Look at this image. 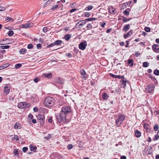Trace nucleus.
I'll use <instances>...</instances> for the list:
<instances>
[{"mask_svg": "<svg viewBox=\"0 0 159 159\" xmlns=\"http://www.w3.org/2000/svg\"><path fill=\"white\" fill-rule=\"evenodd\" d=\"M26 52L27 50L25 48H22L20 50L19 52L20 54H24L26 53Z\"/></svg>", "mask_w": 159, "mask_h": 159, "instance_id": "nucleus-21", "label": "nucleus"}, {"mask_svg": "<svg viewBox=\"0 0 159 159\" xmlns=\"http://www.w3.org/2000/svg\"><path fill=\"white\" fill-rule=\"evenodd\" d=\"M131 19V18L128 19L126 17H123L122 19V20L123 22L125 23L129 21Z\"/></svg>", "mask_w": 159, "mask_h": 159, "instance_id": "nucleus-26", "label": "nucleus"}, {"mask_svg": "<svg viewBox=\"0 0 159 159\" xmlns=\"http://www.w3.org/2000/svg\"><path fill=\"white\" fill-rule=\"evenodd\" d=\"M42 47V45L41 44H38L37 45V47L38 48H41Z\"/></svg>", "mask_w": 159, "mask_h": 159, "instance_id": "nucleus-58", "label": "nucleus"}, {"mask_svg": "<svg viewBox=\"0 0 159 159\" xmlns=\"http://www.w3.org/2000/svg\"><path fill=\"white\" fill-rule=\"evenodd\" d=\"M13 153L14 155L16 156H18L19 154L18 153V151L17 150L15 149L14 150V151L13 152Z\"/></svg>", "mask_w": 159, "mask_h": 159, "instance_id": "nucleus-41", "label": "nucleus"}, {"mask_svg": "<svg viewBox=\"0 0 159 159\" xmlns=\"http://www.w3.org/2000/svg\"><path fill=\"white\" fill-rule=\"evenodd\" d=\"M39 78H36L34 80V81L35 83H37L39 82Z\"/></svg>", "mask_w": 159, "mask_h": 159, "instance_id": "nucleus-51", "label": "nucleus"}, {"mask_svg": "<svg viewBox=\"0 0 159 159\" xmlns=\"http://www.w3.org/2000/svg\"><path fill=\"white\" fill-rule=\"evenodd\" d=\"M4 41V39H3L2 40H0V45L6 44V43H4L3 42Z\"/></svg>", "mask_w": 159, "mask_h": 159, "instance_id": "nucleus-57", "label": "nucleus"}, {"mask_svg": "<svg viewBox=\"0 0 159 159\" xmlns=\"http://www.w3.org/2000/svg\"><path fill=\"white\" fill-rule=\"evenodd\" d=\"M158 45L156 44L153 45L152 46V48H156L158 47Z\"/></svg>", "mask_w": 159, "mask_h": 159, "instance_id": "nucleus-61", "label": "nucleus"}, {"mask_svg": "<svg viewBox=\"0 0 159 159\" xmlns=\"http://www.w3.org/2000/svg\"><path fill=\"white\" fill-rule=\"evenodd\" d=\"M86 17H89V15H90V14L89 13L87 12H86L85 15Z\"/></svg>", "mask_w": 159, "mask_h": 159, "instance_id": "nucleus-62", "label": "nucleus"}, {"mask_svg": "<svg viewBox=\"0 0 159 159\" xmlns=\"http://www.w3.org/2000/svg\"><path fill=\"white\" fill-rule=\"evenodd\" d=\"M71 36L70 34H66L64 37V39L67 41L68 40L71 38Z\"/></svg>", "mask_w": 159, "mask_h": 159, "instance_id": "nucleus-20", "label": "nucleus"}, {"mask_svg": "<svg viewBox=\"0 0 159 159\" xmlns=\"http://www.w3.org/2000/svg\"><path fill=\"white\" fill-rule=\"evenodd\" d=\"M144 30L145 31L148 32L150 31V29L148 27H145L144 28Z\"/></svg>", "mask_w": 159, "mask_h": 159, "instance_id": "nucleus-42", "label": "nucleus"}, {"mask_svg": "<svg viewBox=\"0 0 159 159\" xmlns=\"http://www.w3.org/2000/svg\"><path fill=\"white\" fill-rule=\"evenodd\" d=\"M120 159H126V157L125 156H120Z\"/></svg>", "mask_w": 159, "mask_h": 159, "instance_id": "nucleus-63", "label": "nucleus"}, {"mask_svg": "<svg viewBox=\"0 0 159 159\" xmlns=\"http://www.w3.org/2000/svg\"><path fill=\"white\" fill-rule=\"evenodd\" d=\"M21 66L22 65L21 64H17L15 65V68L16 69H17L20 68Z\"/></svg>", "mask_w": 159, "mask_h": 159, "instance_id": "nucleus-37", "label": "nucleus"}, {"mask_svg": "<svg viewBox=\"0 0 159 159\" xmlns=\"http://www.w3.org/2000/svg\"><path fill=\"white\" fill-rule=\"evenodd\" d=\"M120 79H122L120 82L121 83V87L124 88L126 86V84L128 82V80L123 76H120Z\"/></svg>", "mask_w": 159, "mask_h": 159, "instance_id": "nucleus-5", "label": "nucleus"}, {"mask_svg": "<svg viewBox=\"0 0 159 159\" xmlns=\"http://www.w3.org/2000/svg\"><path fill=\"white\" fill-rule=\"evenodd\" d=\"M153 50V51L155 52L158 53L159 52V48H152Z\"/></svg>", "mask_w": 159, "mask_h": 159, "instance_id": "nucleus-38", "label": "nucleus"}, {"mask_svg": "<svg viewBox=\"0 0 159 159\" xmlns=\"http://www.w3.org/2000/svg\"><path fill=\"white\" fill-rule=\"evenodd\" d=\"M154 73L155 75H159V70L156 69L154 72Z\"/></svg>", "mask_w": 159, "mask_h": 159, "instance_id": "nucleus-40", "label": "nucleus"}, {"mask_svg": "<svg viewBox=\"0 0 159 159\" xmlns=\"http://www.w3.org/2000/svg\"><path fill=\"white\" fill-rule=\"evenodd\" d=\"M33 111L35 112H37L38 111V108L37 107H34L33 108Z\"/></svg>", "mask_w": 159, "mask_h": 159, "instance_id": "nucleus-52", "label": "nucleus"}, {"mask_svg": "<svg viewBox=\"0 0 159 159\" xmlns=\"http://www.w3.org/2000/svg\"><path fill=\"white\" fill-rule=\"evenodd\" d=\"M10 66V64L9 63H5L2 66V67L3 69L9 66Z\"/></svg>", "mask_w": 159, "mask_h": 159, "instance_id": "nucleus-23", "label": "nucleus"}, {"mask_svg": "<svg viewBox=\"0 0 159 159\" xmlns=\"http://www.w3.org/2000/svg\"><path fill=\"white\" fill-rule=\"evenodd\" d=\"M54 45H55V44H54V43H51L49 45H48V48H49V47H52Z\"/></svg>", "mask_w": 159, "mask_h": 159, "instance_id": "nucleus-56", "label": "nucleus"}, {"mask_svg": "<svg viewBox=\"0 0 159 159\" xmlns=\"http://www.w3.org/2000/svg\"><path fill=\"white\" fill-rule=\"evenodd\" d=\"M73 148V145L72 144H69L68 145L67 148L68 149H71Z\"/></svg>", "mask_w": 159, "mask_h": 159, "instance_id": "nucleus-46", "label": "nucleus"}, {"mask_svg": "<svg viewBox=\"0 0 159 159\" xmlns=\"http://www.w3.org/2000/svg\"><path fill=\"white\" fill-rule=\"evenodd\" d=\"M71 113V111L70 107L67 106H64L62 108L60 112L57 114V118L58 122L65 121L66 117Z\"/></svg>", "mask_w": 159, "mask_h": 159, "instance_id": "nucleus-1", "label": "nucleus"}, {"mask_svg": "<svg viewBox=\"0 0 159 159\" xmlns=\"http://www.w3.org/2000/svg\"><path fill=\"white\" fill-rule=\"evenodd\" d=\"M80 73L82 78L84 80H86L88 78V75L86 74L85 71L83 69L80 70Z\"/></svg>", "mask_w": 159, "mask_h": 159, "instance_id": "nucleus-10", "label": "nucleus"}, {"mask_svg": "<svg viewBox=\"0 0 159 159\" xmlns=\"http://www.w3.org/2000/svg\"><path fill=\"white\" fill-rule=\"evenodd\" d=\"M28 148L26 147H24L22 148V151L24 152H25L28 150Z\"/></svg>", "mask_w": 159, "mask_h": 159, "instance_id": "nucleus-48", "label": "nucleus"}, {"mask_svg": "<svg viewBox=\"0 0 159 159\" xmlns=\"http://www.w3.org/2000/svg\"><path fill=\"white\" fill-rule=\"evenodd\" d=\"M128 64L129 66L131 67L133 66V60L132 59H129L128 60Z\"/></svg>", "mask_w": 159, "mask_h": 159, "instance_id": "nucleus-16", "label": "nucleus"}, {"mask_svg": "<svg viewBox=\"0 0 159 159\" xmlns=\"http://www.w3.org/2000/svg\"><path fill=\"white\" fill-rule=\"evenodd\" d=\"M153 128L155 131H157L159 128L158 125L157 124H155L154 125Z\"/></svg>", "mask_w": 159, "mask_h": 159, "instance_id": "nucleus-35", "label": "nucleus"}, {"mask_svg": "<svg viewBox=\"0 0 159 159\" xmlns=\"http://www.w3.org/2000/svg\"><path fill=\"white\" fill-rule=\"evenodd\" d=\"M80 22L79 24V25L80 26H83V25H84L86 23L85 20H81V21H80Z\"/></svg>", "mask_w": 159, "mask_h": 159, "instance_id": "nucleus-30", "label": "nucleus"}, {"mask_svg": "<svg viewBox=\"0 0 159 159\" xmlns=\"http://www.w3.org/2000/svg\"><path fill=\"white\" fill-rule=\"evenodd\" d=\"M14 34V32L12 30H9L8 33V34L9 36H12Z\"/></svg>", "mask_w": 159, "mask_h": 159, "instance_id": "nucleus-34", "label": "nucleus"}, {"mask_svg": "<svg viewBox=\"0 0 159 159\" xmlns=\"http://www.w3.org/2000/svg\"><path fill=\"white\" fill-rule=\"evenodd\" d=\"M149 65L148 63L147 62H144L143 63V67H148Z\"/></svg>", "mask_w": 159, "mask_h": 159, "instance_id": "nucleus-31", "label": "nucleus"}, {"mask_svg": "<svg viewBox=\"0 0 159 159\" xmlns=\"http://www.w3.org/2000/svg\"><path fill=\"white\" fill-rule=\"evenodd\" d=\"M112 77L114 78H117L119 79V75H115L112 73H110L109 74Z\"/></svg>", "mask_w": 159, "mask_h": 159, "instance_id": "nucleus-27", "label": "nucleus"}, {"mask_svg": "<svg viewBox=\"0 0 159 159\" xmlns=\"http://www.w3.org/2000/svg\"><path fill=\"white\" fill-rule=\"evenodd\" d=\"M43 31L44 33H46L48 31V28L47 27H44L43 28Z\"/></svg>", "mask_w": 159, "mask_h": 159, "instance_id": "nucleus-49", "label": "nucleus"}, {"mask_svg": "<svg viewBox=\"0 0 159 159\" xmlns=\"http://www.w3.org/2000/svg\"><path fill=\"white\" fill-rule=\"evenodd\" d=\"M66 56H68L69 57H72L71 54L70 53H66Z\"/></svg>", "mask_w": 159, "mask_h": 159, "instance_id": "nucleus-60", "label": "nucleus"}, {"mask_svg": "<svg viewBox=\"0 0 159 159\" xmlns=\"http://www.w3.org/2000/svg\"><path fill=\"white\" fill-rule=\"evenodd\" d=\"M143 126L147 132H149L150 131V129L149 128V125L148 124L145 123L144 124Z\"/></svg>", "mask_w": 159, "mask_h": 159, "instance_id": "nucleus-13", "label": "nucleus"}, {"mask_svg": "<svg viewBox=\"0 0 159 159\" xmlns=\"http://www.w3.org/2000/svg\"><path fill=\"white\" fill-rule=\"evenodd\" d=\"M123 13L125 16H128L129 15V12L126 10H125L123 11Z\"/></svg>", "mask_w": 159, "mask_h": 159, "instance_id": "nucleus-44", "label": "nucleus"}, {"mask_svg": "<svg viewBox=\"0 0 159 159\" xmlns=\"http://www.w3.org/2000/svg\"><path fill=\"white\" fill-rule=\"evenodd\" d=\"M30 106V103H26L25 102H21L19 103L18 105V107L20 108H27Z\"/></svg>", "mask_w": 159, "mask_h": 159, "instance_id": "nucleus-3", "label": "nucleus"}, {"mask_svg": "<svg viewBox=\"0 0 159 159\" xmlns=\"http://www.w3.org/2000/svg\"><path fill=\"white\" fill-rule=\"evenodd\" d=\"M58 7V5H55V6H52V7L51 9L52 10H56L57 9Z\"/></svg>", "mask_w": 159, "mask_h": 159, "instance_id": "nucleus-39", "label": "nucleus"}, {"mask_svg": "<svg viewBox=\"0 0 159 159\" xmlns=\"http://www.w3.org/2000/svg\"><path fill=\"white\" fill-rule=\"evenodd\" d=\"M40 110V111H41L43 113H47L48 112V110L46 108H41Z\"/></svg>", "mask_w": 159, "mask_h": 159, "instance_id": "nucleus-22", "label": "nucleus"}, {"mask_svg": "<svg viewBox=\"0 0 159 159\" xmlns=\"http://www.w3.org/2000/svg\"><path fill=\"white\" fill-rule=\"evenodd\" d=\"M102 97L103 99H106L107 98L108 95L106 93H104L102 94Z\"/></svg>", "mask_w": 159, "mask_h": 159, "instance_id": "nucleus-28", "label": "nucleus"}, {"mask_svg": "<svg viewBox=\"0 0 159 159\" xmlns=\"http://www.w3.org/2000/svg\"><path fill=\"white\" fill-rule=\"evenodd\" d=\"M33 45L31 43H30L28 45L27 47V48L29 49H32L33 48Z\"/></svg>", "mask_w": 159, "mask_h": 159, "instance_id": "nucleus-43", "label": "nucleus"}, {"mask_svg": "<svg viewBox=\"0 0 159 159\" xmlns=\"http://www.w3.org/2000/svg\"><path fill=\"white\" fill-rule=\"evenodd\" d=\"M106 24L105 22H101L100 23V25L102 28H104V26Z\"/></svg>", "mask_w": 159, "mask_h": 159, "instance_id": "nucleus-54", "label": "nucleus"}, {"mask_svg": "<svg viewBox=\"0 0 159 159\" xmlns=\"http://www.w3.org/2000/svg\"><path fill=\"white\" fill-rule=\"evenodd\" d=\"M86 46L87 45L85 42H82L80 44L79 48L80 49L83 50L85 49Z\"/></svg>", "mask_w": 159, "mask_h": 159, "instance_id": "nucleus-9", "label": "nucleus"}, {"mask_svg": "<svg viewBox=\"0 0 159 159\" xmlns=\"http://www.w3.org/2000/svg\"><path fill=\"white\" fill-rule=\"evenodd\" d=\"M55 99L50 97H46L44 101V105L47 107H49L53 106L54 104Z\"/></svg>", "mask_w": 159, "mask_h": 159, "instance_id": "nucleus-2", "label": "nucleus"}, {"mask_svg": "<svg viewBox=\"0 0 159 159\" xmlns=\"http://www.w3.org/2000/svg\"><path fill=\"white\" fill-rule=\"evenodd\" d=\"M62 43V41L61 40H57L56 41L54 42V44H55V45H59L60 44H61Z\"/></svg>", "mask_w": 159, "mask_h": 159, "instance_id": "nucleus-19", "label": "nucleus"}, {"mask_svg": "<svg viewBox=\"0 0 159 159\" xmlns=\"http://www.w3.org/2000/svg\"><path fill=\"white\" fill-rule=\"evenodd\" d=\"M10 87L8 85L5 86L4 87V93L6 94H8L9 93Z\"/></svg>", "mask_w": 159, "mask_h": 159, "instance_id": "nucleus-12", "label": "nucleus"}, {"mask_svg": "<svg viewBox=\"0 0 159 159\" xmlns=\"http://www.w3.org/2000/svg\"><path fill=\"white\" fill-rule=\"evenodd\" d=\"M76 10V9L75 8L72 9L70 10V12L72 13L75 11Z\"/></svg>", "mask_w": 159, "mask_h": 159, "instance_id": "nucleus-64", "label": "nucleus"}, {"mask_svg": "<svg viewBox=\"0 0 159 159\" xmlns=\"http://www.w3.org/2000/svg\"><path fill=\"white\" fill-rule=\"evenodd\" d=\"M43 75L45 77H47L48 79L52 78V74L51 73H49L47 74L44 73L43 74Z\"/></svg>", "mask_w": 159, "mask_h": 159, "instance_id": "nucleus-15", "label": "nucleus"}, {"mask_svg": "<svg viewBox=\"0 0 159 159\" xmlns=\"http://www.w3.org/2000/svg\"><path fill=\"white\" fill-rule=\"evenodd\" d=\"M52 117H49L48 119V121L50 123H52Z\"/></svg>", "mask_w": 159, "mask_h": 159, "instance_id": "nucleus-53", "label": "nucleus"}, {"mask_svg": "<svg viewBox=\"0 0 159 159\" xmlns=\"http://www.w3.org/2000/svg\"><path fill=\"white\" fill-rule=\"evenodd\" d=\"M86 27L87 28V30H90L92 29V24L91 23H89L87 25Z\"/></svg>", "mask_w": 159, "mask_h": 159, "instance_id": "nucleus-36", "label": "nucleus"}, {"mask_svg": "<svg viewBox=\"0 0 159 159\" xmlns=\"http://www.w3.org/2000/svg\"><path fill=\"white\" fill-rule=\"evenodd\" d=\"M125 118V116L123 115H120V121H121V123H120V124L121 123L123 120H124Z\"/></svg>", "mask_w": 159, "mask_h": 159, "instance_id": "nucleus-24", "label": "nucleus"}, {"mask_svg": "<svg viewBox=\"0 0 159 159\" xmlns=\"http://www.w3.org/2000/svg\"><path fill=\"white\" fill-rule=\"evenodd\" d=\"M97 19V18H89L86 19L85 20L87 21H93V20H95Z\"/></svg>", "mask_w": 159, "mask_h": 159, "instance_id": "nucleus-29", "label": "nucleus"}, {"mask_svg": "<svg viewBox=\"0 0 159 159\" xmlns=\"http://www.w3.org/2000/svg\"><path fill=\"white\" fill-rule=\"evenodd\" d=\"M14 127L15 129H19L21 128V126L18 122H16L14 125Z\"/></svg>", "mask_w": 159, "mask_h": 159, "instance_id": "nucleus-17", "label": "nucleus"}, {"mask_svg": "<svg viewBox=\"0 0 159 159\" xmlns=\"http://www.w3.org/2000/svg\"><path fill=\"white\" fill-rule=\"evenodd\" d=\"M109 11L110 13L115 14L116 13V10L113 7L110 6L108 8Z\"/></svg>", "mask_w": 159, "mask_h": 159, "instance_id": "nucleus-11", "label": "nucleus"}, {"mask_svg": "<svg viewBox=\"0 0 159 159\" xmlns=\"http://www.w3.org/2000/svg\"><path fill=\"white\" fill-rule=\"evenodd\" d=\"M55 82L58 84H62L64 83V80L62 78L60 77H58L55 80Z\"/></svg>", "mask_w": 159, "mask_h": 159, "instance_id": "nucleus-7", "label": "nucleus"}, {"mask_svg": "<svg viewBox=\"0 0 159 159\" xmlns=\"http://www.w3.org/2000/svg\"><path fill=\"white\" fill-rule=\"evenodd\" d=\"M93 7L92 6H89L86 7L85 8V10L86 11H89L93 9Z\"/></svg>", "mask_w": 159, "mask_h": 159, "instance_id": "nucleus-25", "label": "nucleus"}, {"mask_svg": "<svg viewBox=\"0 0 159 159\" xmlns=\"http://www.w3.org/2000/svg\"><path fill=\"white\" fill-rule=\"evenodd\" d=\"M30 149L31 151H34V150H35L37 148L36 147L33 146L31 145H30Z\"/></svg>", "mask_w": 159, "mask_h": 159, "instance_id": "nucleus-32", "label": "nucleus"}, {"mask_svg": "<svg viewBox=\"0 0 159 159\" xmlns=\"http://www.w3.org/2000/svg\"><path fill=\"white\" fill-rule=\"evenodd\" d=\"M33 116L31 114H30L29 115V116H28V117L30 119H32L33 118Z\"/></svg>", "mask_w": 159, "mask_h": 159, "instance_id": "nucleus-59", "label": "nucleus"}, {"mask_svg": "<svg viewBox=\"0 0 159 159\" xmlns=\"http://www.w3.org/2000/svg\"><path fill=\"white\" fill-rule=\"evenodd\" d=\"M155 139H153V140L155 141L156 140H157L159 139V136L157 135H155Z\"/></svg>", "mask_w": 159, "mask_h": 159, "instance_id": "nucleus-55", "label": "nucleus"}, {"mask_svg": "<svg viewBox=\"0 0 159 159\" xmlns=\"http://www.w3.org/2000/svg\"><path fill=\"white\" fill-rule=\"evenodd\" d=\"M6 9V7H0V11H4Z\"/></svg>", "mask_w": 159, "mask_h": 159, "instance_id": "nucleus-47", "label": "nucleus"}, {"mask_svg": "<svg viewBox=\"0 0 159 159\" xmlns=\"http://www.w3.org/2000/svg\"><path fill=\"white\" fill-rule=\"evenodd\" d=\"M130 25L129 24L126 25L124 26L123 30L125 31H128L129 29Z\"/></svg>", "mask_w": 159, "mask_h": 159, "instance_id": "nucleus-18", "label": "nucleus"}, {"mask_svg": "<svg viewBox=\"0 0 159 159\" xmlns=\"http://www.w3.org/2000/svg\"><path fill=\"white\" fill-rule=\"evenodd\" d=\"M155 86L153 84L148 85L147 86L146 91L148 93H152L154 91Z\"/></svg>", "mask_w": 159, "mask_h": 159, "instance_id": "nucleus-6", "label": "nucleus"}, {"mask_svg": "<svg viewBox=\"0 0 159 159\" xmlns=\"http://www.w3.org/2000/svg\"><path fill=\"white\" fill-rule=\"evenodd\" d=\"M13 139L17 141H18L19 140L18 137L17 135H15Z\"/></svg>", "mask_w": 159, "mask_h": 159, "instance_id": "nucleus-50", "label": "nucleus"}, {"mask_svg": "<svg viewBox=\"0 0 159 159\" xmlns=\"http://www.w3.org/2000/svg\"><path fill=\"white\" fill-rule=\"evenodd\" d=\"M134 133L135 134V135L136 136L137 138L139 137L141 135V133L140 131H139L138 130H135L134 131Z\"/></svg>", "mask_w": 159, "mask_h": 159, "instance_id": "nucleus-14", "label": "nucleus"}, {"mask_svg": "<svg viewBox=\"0 0 159 159\" xmlns=\"http://www.w3.org/2000/svg\"><path fill=\"white\" fill-rule=\"evenodd\" d=\"M33 24L30 23H27L25 24H23L20 25V28H28L29 27L32 26Z\"/></svg>", "mask_w": 159, "mask_h": 159, "instance_id": "nucleus-8", "label": "nucleus"}, {"mask_svg": "<svg viewBox=\"0 0 159 159\" xmlns=\"http://www.w3.org/2000/svg\"><path fill=\"white\" fill-rule=\"evenodd\" d=\"M133 32V30H130L127 34L129 36H131Z\"/></svg>", "mask_w": 159, "mask_h": 159, "instance_id": "nucleus-45", "label": "nucleus"}, {"mask_svg": "<svg viewBox=\"0 0 159 159\" xmlns=\"http://www.w3.org/2000/svg\"><path fill=\"white\" fill-rule=\"evenodd\" d=\"M10 48V46L9 45L6 46H2L0 47V48L2 49H6L9 48Z\"/></svg>", "mask_w": 159, "mask_h": 159, "instance_id": "nucleus-33", "label": "nucleus"}, {"mask_svg": "<svg viewBox=\"0 0 159 159\" xmlns=\"http://www.w3.org/2000/svg\"><path fill=\"white\" fill-rule=\"evenodd\" d=\"M37 118L39 120L40 125H43L45 121V116L43 114H39L37 116Z\"/></svg>", "mask_w": 159, "mask_h": 159, "instance_id": "nucleus-4", "label": "nucleus"}]
</instances>
